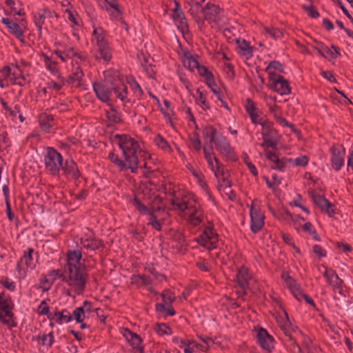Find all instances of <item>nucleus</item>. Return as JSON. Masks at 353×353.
Returning <instances> with one entry per match:
<instances>
[{"label":"nucleus","mask_w":353,"mask_h":353,"mask_svg":"<svg viewBox=\"0 0 353 353\" xmlns=\"http://www.w3.org/2000/svg\"><path fill=\"white\" fill-rule=\"evenodd\" d=\"M116 139H118V145L122 150L123 156L128 163V168L131 172L136 173L138 168V157L137 154L139 145L137 141L128 134H116Z\"/></svg>","instance_id":"obj_1"},{"label":"nucleus","mask_w":353,"mask_h":353,"mask_svg":"<svg viewBox=\"0 0 353 353\" xmlns=\"http://www.w3.org/2000/svg\"><path fill=\"white\" fill-rule=\"evenodd\" d=\"M92 86L97 97L104 103L109 101L112 90L121 101H123L127 95V86L120 81L118 83L108 80L103 83L94 82Z\"/></svg>","instance_id":"obj_2"},{"label":"nucleus","mask_w":353,"mask_h":353,"mask_svg":"<svg viewBox=\"0 0 353 353\" xmlns=\"http://www.w3.org/2000/svg\"><path fill=\"white\" fill-rule=\"evenodd\" d=\"M65 268L69 273V276L66 279V283L74 288L77 294H81L85 288L88 278L85 268H81L79 265H70Z\"/></svg>","instance_id":"obj_3"},{"label":"nucleus","mask_w":353,"mask_h":353,"mask_svg":"<svg viewBox=\"0 0 353 353\" xmlns=\"http://www.w3.org/2000/svg\"><path fill=\"white\" fill-rule=\"evenodd\" d=\"M14 303L12 299L5 293H0V323L6 325L8 328L15 327L17 323L12 312Z\"/></svg>","instance_id":"obj_4"},{"label":"nucleus","mask_w":353,"mask_h":353,"mask_svg":"<svg viewBox=\"0 0 353 353\" xmlns=\"http://www.w3.org/2000/svg\"><path fill=\"white\" fill-rule=\"evenodd\" d=\"M43 161L46 170L52 175L57 176L59 174L61 167H62L63 158L57 150L52 147H48Z\"/></svg>","instance_id":"obj_5"},{"label":"nucleus","mask_w":353,"mask_h":353,"mask_svg":"<svg viewBox=\"0 0 353 353\" xmlns=\"http://www.w3.org/2000/svg\"><path fill=\"white\" fill-rule=\"evenodd\" d=\"M261 126V134L263 140L261 146L276 148L279 142V136L276 130L273 128V123L271 122H265Z\"/></svg>","instance_id":"obj_6"},{"label":"nucleus","mask_w":353,"mask_h":353,"mask_svg":"<svg viewBox=\"0 0 353 353\" xmlns=\"http://www.w3.org/2000/svg\"><path fill=\"white\" fill-rule=\"evenodd\" d=\"M92 34L97 41L100 57L105 61H109L111 59L110 48L105 39L103 30L101 28H95Z\"/></svg>","instance_id":"obj_7"},{"label":"nucleus","mask_w":353,"mask_h":353,"mask_svg":"<svg viewBox=\"0 0 353 353\" xmlns=\"http://www.w3.org/2000/svg\"><path fill=\"white\" fill-rule=\"evenodd\" d=\"M213 143H214L216 149L221 153V154L231 160H236L233 148L227 141L225 137L222 134H219L216 136V139Z\"/></svg>","instance_id":"obj_8"},{"label":"nucleus","mask_w":353,"mask_h":353,"mask_svg":"<svg viewBox=\"0 0 353 353\" xmlns=\"http://www.w3.org/2000/svg\"><path fill=\"white\" fill-rule=\"evenodd\" d=\"M194 6L201 8V12L203 14L204 19L210 22H215L218 14L220 13L221 8L218 5L208 3L204 7H201L200 3L196 2Z\"/></svg>","instance_id":"obj_9"},{"label":"nucleus","mask_w":353,"mask_h":353,"mask_svg":"<svg viewBox=\"0 0 353 353\" xmlns=\"http://www.w3.org/2000/svg\"><path fill=\"white\" fill-rule=\"evenodd\" d=\"M256 339L263 350L268 353L271 352L274 348V338L268 334L265 329L263 327L257 329Z\"/></svg>","instance_id":"obj_10"},{"label":"nucleus","mask_w":353,"mask_h":353,"mask_svg":"<svg viewBox=\"0 0 353 353\" xmlns=\"http://www.w3.org/2000/svg\"><path fill=\"white\" fill-rule=\"evenodd\" d=\"M250 216L251 220L250 229L253 233L260 231L264 225V216L253 205L250 207Z\"/></svg>","instance_id":"obj_11"},{"label":"nucleus","mask_w":353,"mask_h":353,"mask_svg":"<svg viewBox=\"0 0 353 353\" xmlns=\"http://www.w3.org/2000/svg\"><path fill=\"white\" fill-rule=\"evenodd\" d=\"M311 197L314 203L321 208L322 212L327 213L330 216H333L335 214L334 210L332 208V204L324 196L320 194L311 193Z\"/></svg>","instance_id":"obj_12"},{"label":"nucleus","mask_w":353,"mask_h":353,"mask_svg":"<svg viewBox=\"0 0 353 353\" xmlns=\"http://www.w3.org/2000/svg\"><path fill=\"white\" fill-rule=\"evenodd\" d=\"M341 148L342 149L339 150L335 145H333L330 148V152L332 154L331 158L332 166L336 171L341 168L344 162L343 157L345 154V150L343 145H341Z\"/></svg>","instance_id":"obj_13"},{"label":"nucleus","mask_w":353,"mask_h":353,"mask_svg":"<svg viewBox=\"0 0 353 353\" xmlns=\"http://www.w3.org/2000/svg\"><path fill=\"white\" fill-rule=\"evenodd\" d=\"M265 154L267 159L274 163V165L272 166V168L276 169L280 171H283L284 168L286 167L287 163L292 161L291 159H287L285 157L279 159V156L275 152H272L270 150H265Z\"/></svg>","instance_id":"obj_14"},{"label":"nucleus","mask_w":353,"mask_h":353,"mask_svg":"<svg viewBox=\"0 0 353 353\" xmlns=\"http://www.w3.org/2000/svg\"><path fill=\"white\" fill-rule=\"evenodd\" d=\"M175 8L173 10L172 18L174 21L178 23L179 28L181 30L184 32L188 30V26L186 21V19L181 9L180 8L179 3L174 1Z\"/></svg>","instance_id":"obj_15"},{"label":"nucleus","mask_w":353,"mask_h":353,"mask_svg":"<svg viewBox=\"0 0 353 353\" xmlns=\"http://www.w3.org/2000/svg\"><path fill=\"white\" fill-rule=\"evenodd\" d=\"M270 88L281 95L288 94L291 92L289 82L280 74H278L276 79L274 81V84H272Z\"/></svg>","instance_id":"obj_16"},{"label":"nucleus","mask_w":353,"mask_h":353,"mask_svg":"<svg viewBox=\"0 0 353 353\" xmlns=\"http://www.w3.org/2000/svg\"><path fill=\"white\" fill-rule=\"evenodd\" d=\"M323 276L326 277L327 282L329 283L330 285H331L333 287L334 290L338 289L339 292L340 294H342L341 285L343 281L339 277V276L334 271H328L327 270H325Z\"/></svg>","instance_id":"obj_17"},{"label":"nucleus","mask_w":353,"mask_h":353,"mask_svg":"<svg viewBox=\"0 0 353 353\" xmlns=\"http://www.w3.org/2000/svg\"><path fill=\"white\" fill-rule=\"evenodd\" d=\"M61 169L64 174L70 176L72 179H77L79 176V171L76 163L72 160H65L64 164L62 163Z\"/></svg>","instance_id":"obj_18"},{"label":"nucleus","mask_w":353,"mask_h":353,"mask_svg":"<svg viewBox=\"0 0 353 353\" xmlns=\"http://www.w3.org/2000/svg\"><path fill=\"white\" fill-rule=\"evenodd\" d=\"M206 232H202V234L198 237L197 242L202 245L203 247L212 250L216 247V237L213 236L212 237H209L206 236Z\"/></svg>","instance_id":"obj_19"},{"label":"nucleus","mask_w":353,"mask_h":353,"mask_svg":"<svg viewBox=\"0 0 353 353\" xmlns=\"http://www.w3.org/2000/svg\"><path fill=\"white\" fill-rule=\"evenodd\" d=\"M51 17V12L48 9H43L39 11L37 16H34V21L39 31V37H41L42 34V25L44 23V20L46 17Z\"/></svg>","instance_id":"obj_20"},{"label":"nucleus","mask_w":353,"mask_h":353,"mask_svg":"<svg viewBox=\"0 0 353 353\" xmlns=\"http://www.w3.org/2000/svg\"><path fill=\"white\" fill-rule=\"evenodd\" d=\"M286 284L294 296L299 301H301L305 293L301 290L299 285H298L295 280L292 279L290 276H288L286 279Z\"/></svg>","instance_id":"obj_21"},{"label":"nucleus","mask_w":353,"mask_h":353,"mask_svg":"<svg viewBox=\"0 0 353 353\" xmlns=\"http://www.w3.org/2000/svg\"><path fill=\"white\" fill-rule=\"evenodd\" d=\"M236 277L239 286L245 290L248 287V280L250 279L248 269L242 267L239 270Z\"/></svg>","instance_id":"obj_22"},{"label":"nucleus","mask_w":353,"mask_h":353,"mask_svg":"<svg viewBox=\"0 0 353 353\" xmlns=\"http://www.w3.org/2000/svg\"><path fill=\"white\" fill-rule=\"evenodd\" d=\"M126 334H125L127 340L131 343L132 346L140 350L141 353H143V347L141 346L142 339L141 338L135 333L132 332L128 329H125Z\"/></svg>","instance_id":"obj_23"},{"label":"nucleus","mask_w":353,"mask_h":353,"mask_svg":"<svg viewBox=\"0 0 353 353\" xmlns=\"http://www.w3.org/2000/svg\"><path fill=\"white\" fill-rule=\"evenodd\" d=\"M81 243H83L84 248L90 249L92 250H96L104 247L103 241L97 239L94 237L81 239Z\"/></svg>","instance_id":"obj_24"},{"label":"nucleus","mask_w":353,"mask_h":353,"mask_svg":"<svg viewBox=\"0 0 353 353\" xmlns=\"http://www.w3.org/2000/svg\"><path fill=\"white\" fill-rule=\"evenodd\" d=\"M203 137L205 140L208 139L210 144V150H212V143H214L219 134L216 130L212 125H207L203 128Z\"/></svg>","instance_id":"obj_25"},{"label":"nucleus","mask_w":353,"mask_h":353,"mask_svg":"<svg viewBox=\"0 0 353 353\" xmlns=\"http://www.w3.org/2000/svg\"><path fill=\"white\" fill-rule=\"evenodd\" d=\"M149 209L158 212H164L166 210V204L161 196L157 195L151 200Z\"/></svg>","instance_id":"obj_26"},{"label":"nucleus","mask_w":353,"mask_h":353,"mask_svg":"<svg viewBox=\"0 0 353 353\" xmlns=\"http://www.w3.org/2000/svg\"><path fill=\"white\" fill-rule=\"evenodd\" d=\"M196 69L199 75L205 78V81L208 86H210V85L214 83V76L207 67L199 65Z\"/></svg>","instance_id":"obj_27"},{"label":"nucleus","mask_w":353,"mask_h":353,"mask_svg":"<svg viewBox=\"0 0 353 353\" xmlns=\"http://www.w3.org/2000/svg\"><path fill=\"white\" fill-rule=\"evenodd\" d=\"M54 316H56L55 321L58 324H62L63 322L68 323L72 319L70 313L66 309L63 310L61 312L56 309Z\"/></svg>","instance_id":"obj_28"},{"label":"nucleus","mask_w":353,"mask_h":353,"mask_svg":"<svg viewBox=\"0 0 353 353\" xmlns=\"http://www.w3.org/2000/svg\"><path fill=\"white\" fill-rule=\"evenodd\" d=\"M68 262L65 268L69 267L70 265H77L80 263V260L81 259V253L79 250H73L69 251L68 252Z\"/></svg>","instance_id":"obj_29"},{"label":"nucleus","mask_w":353,"mask_h":353,"mask_svg":"<svg viewBox=\"0 0 353 353\" xmlns=\"http://www.w3.org/2000/svg\"><path fill=\"white\" fill-rule=\"evenodd\" d=\"M236 43L238 47L243 51V54L244 55H248V57L252 56L253 47L250 46V43L246 41L245 39H236Z\"/></svg>","instance_id":"obj_30"},{"label":"nucleus","mask_w":353,"mask_h":353,"mask_svg":"<svg viewBox=\"0 0 353 353\" xmlns=\"http://www.w3.org/2000/svg\"><path fill=\"white\" fill-rule=\"evenodd\" d=\"M53 117L46 113H42L39 116V122L41 128L47 130L51 127L50 122L52 121Z\"/></svg>","instance_id":"obj_31"},{"label":"nucleus","mask_w":353,"mask_h":353,"mask_svg":"<svg viewBox=\"0 0 353 353\" xmlns=\"http://www.w3.org/2000/svg\"><path fill=\"white\" fill-rule=\"evenodd\" d=\"M104 1H105V3H108V5L110 8H113L114 10V11L116 12L115 17L116 18L119 17V19L121 20V23L123 25L125 26V29L128 30V25H127V23L125 22V21L121 17V14H122V12L119 9V6L117 0H104Z\"/></svg>","instance_id":"obj_32"},{"label":"nucleus","mask_w":353,"mask_h":353,"mask_svg":"<svg viewBox=\"0 0 353 353\" xmlns=\"http://www.w3.org/2000/svg\"><path fill=\"white\" fill-rule=\"evenodd\" d=\"M8 30L9 32L12 34L17 39H18L20 41L23 42V32L18 23L14 22Z\"/></svg>","instance_id":"obj_33"},{"label":"nucleus","mask_w":353,"mask_h":353,"mask_svg":"<svg viewBox=\"0 0 353 353\" xmlns=\"http://www.w3.org/2000/svg\"><path fill=\"white\" fill-rule=\"evenodd\" d=\"M154 141L159 148L163 150L164 151H172V149L168 143L167 142V141L160 134H158L156 136Z\"/></svg>","instance_id":"obj_34"},{"label":"nucleus","mask_w":353,"mask_h":353,"mask_svg":"<svg viewBox=\"0 0 353 353\" xmlns=\"http://www.w3.org/2000/svg\"><path fill=\"white\" fill-rule=\"evenodd\" d=\"M34 250L32 248H28L27 252H24L23 256L21 258L20 261L18 263V266L23 263H24L27 267L31 266L32 265V254Z\"/></svg>","instance_id":"obj_35"},{"label":"nucleus","mask_w":353,"mask_h":353,"mask_svg":"<svg viewBox=\"0 0 353 353\" xmlns=\"http://www.w3.org/2000/svg\"><path fill=\"white\" fill-rule=\"evenodd\" d=\"M10 81L12 84L22 86L24 85L26 82V78L23 74H21L20 70H19V72H14L13 73H12V75L10 77Z\"/></svg>","instance_id":"obj_36"},{"label":"nucleus","mask_w":353,"mask_h":353,"mask_svg":"<svg viewBox=\"0 0 353 353\" xmlns=\"http://www.w3.org/2000/svg\"><path fill=\"white\" fill-rule=\"evenodd\" d=\"M83 76V73L81 69L78 67L76 69V71L73 72L72 74L69 75L66 79V82L68 84H72L75 81H80L82 77Z\"/></svg>","instance_id":"obj_37"},{"label":"nucleus","mask_w":353,"mask_h":353,"mask_svg":"<svg viewBox=\"0 0 353 353\" xmlns=\"http://www.w3.org/2000/svg\"><path fill=\"white\" fill-rule=\"evenodd\" d=\"M110 110L106 111V116L108 120L114 122V123H120L121 122V119L120 118V115L118 112L115 110V108L110 105Z\"/></svg>","instance_id":"obj_38"},{"label":"nucleus","mask_w":353,"mask_h":353,"mask_svg":"<svg viewBox=\"0 0 353 353\" xmlns=\"http://www.w3.org/2000/svg\"><path fill=\"white\" fill-rule=\"evenodd\" d=\"M108 158L112 162L117 165L121 170L129 169L125 162L119 159L118 156L116 155L113 152L109 153Z\"/></svg>","instance_id":"obj_39"},{"label":"nucleus","mask_w":353,"mask_h":353,"mask_svg":"<svg viewBox=\"0 0 353 353\" xmlns=\"http://www.w3.org/2000/svg\"><path fill=\"white\" fill-rule=\"evenodd\" d=\"M132 203L141 214H146L149 212V208L143 204L137 196L134 197Z\"/></svg>","instance_id":"obj_40"},{"label":"nucleus","mask_w":353,"mask_h":353,"mask_svg":"<svg viewBox=\"0 0 353 353\" xmlns=\"http://www.w3.org/2000/svg\"><path fill=\"white\" fill-rule=\"evenodd\" d=\"M161 296L165 305H171L175 299L172 292L169 290H163L161 294Z\"/></svg>","instance_id":"obj_41"},{"label":"nucleus","mask_w":353,"mask_h":353,"mask_svg":"<svg viewBox=\"0 0 353 353\" xmlns=\"http://www.w3.org/2000/svg\"><path fill=\"white\" fill-rule=\"evenodd\" d=\"M37 340H41L43 345H48V347H51L54 343V336L52 332H50L48 334H43L42 336H39L37 337Z\"/></svg>","instance_id":"obj_42"},{"label":"nucleus","mask_w":353,"mask_h":353,"mask_svg":"<svg viewBox=\"0 0 353 353\" xmlns=\"http://www.w3.org/2000/svg\"><path fill=\"white\" fill-rule=\"evenodd\" d=\"M154 330L159 336L171 333V329L165 323H157L154 327Z\"/></svg>","instance_id":"obj_43"},{"label":"nucleus","mask_w":353,"mask_h":353,"mask_svg":"<svg viewBox=\"0 0 353 353\" xmlns=\"http://www.w3.org/2000/svg\"><path fill=\"white\" fill-rule=\"evenodd\" d=\"M73 316L77 323H82L85 319V310L83 307H79L73 311Z\"/></svg>","instance_id":"obj_44"},{"label":"nucleus","mask_w":353,"mask_h":353,"mask_svg":"<svg viewBox=\"0 0 353 353\" xmlns=\"http://www.w3.org/2000/svg\"><path fill=\"white\" fill-rule=\"evenodd\" d=\"M42 56L43 57L46 68L52 72H57V62L52 61L48 56L43 53L42 54Z\"/></svg>","instance_id":"obj_45"},{"label":"nucleus","mask_w":353,"mask_h":353,"mask_svg":"<svg viewBox=\"0 0 353 353\" xmlns=\"http://www.w3.org/2000/svg\"><path fill=\"white\" fill-rule=\"evenodd\" d=\"M184 65L185 66H188V68L192 71L194 68L199 66V63L196 58L190 55V57H187L186 61H184Z\"/></svg>","instance_id":"obj_46"},{"label":"nucleus","mask_w":353,"mask_h":353,"mask_svg":"<svg viewBox=\"0 0 353 353\" xmlns=\"http://www.w3.org/2000/svg\"><path fill=\"white\" fill-rule=\"evenodd\" d=\"M303 9L307 12L308 15L313 19L318 18L319 17V13L315 8V7L312 5L311 6H305L303 5L302 6Z\"/></svg>","instance_id":"obj_47"},{"label":"nucleus","mask_w":353,"mask_h":353,"mask_svg":"<svg viewBox=\"0 0 353 353\" xmlns=\"http://www.w3.org/2000/svg\"><path fill=\"white\" fill-rule=\"evenodd\" d=\"M264 30L267 34H268L274 39L281 37L283 35L282 32L279 29L276 28H270L268 27H264Z\"/></svg>","instance_id":"obj_48"},{"label":"nucleus","mask_w":353,"mask_h":353,"mask_svg":"<svg viewBox=\"0 0 353 353\" xmlns=\"http://www.w3.org/2000/svg\"><path fill=\"white\" fill-rule=\"evenodd\" d=\"M243 159L244 163L247 165L250 172L254 176H257V174H258L257 170H256V167L249 161V157L248 156V154L244 153L243 154Z\"/></svg>","instance_id":"obj_49"},{"label":"nucleus","mask_w":353,"mask_h":353,"mask_svg":"<svg viewBox=\"0 0 353 353\" xmlns=\"http://www.w3.org/2000/svg\"><path fill=\"white\" fill-rule=\"evenodd\" d=\"M245 108L248 114L257 111L254 102L250 98L246 99Z\"/></svg>","instance_id":"obj_50"},{"label":"nucleus","mask_w":353,"mask_h":353,"mask_svg":"<svg viewBox=\"0 0 353 353\" xmlns=\"http://www.w3.org/2000/svg\"><path fill=\"white\" fill-rule=\"evenodd\" d=\"M0 102L1 103L3 108L6 110L10 112V116H12V117H16L17 114L19 113L20 110L17 106H15L14 110H12L8 107L7 103L5 102L1 97H0Z\"/></svg>","instance_id":"obj_51"},{"label":"nucleus","mask_w":353,"mask_h":353,"mask_svg":"<svg viewBox=\"0 0 353 353\" xmlns=\"http://www.w3.org/2000/svg\"><path fill=\"white\" fill-rule=\"evenodd\" d=\"M148 270L149 272H150L154 278L157 280H158L159 282H162L163 281H165L166 280V277L164 274H159L157 272L155 268L152 265L151 267H149L148 268Z\"/></svg>","instance_id":"obj_52"},{"label":"nucleus","mask_w":353,"mask_h":353,"mask_svg":"<svg viewBox=\"0 0 353 353\" xmlns=\"http://www.w3.org/2000/svg\"><path fill=\"white\" fill-rule=\"evenodd\" d=\"M270 68L278 70L280 72L283 73L284 69L282 64L277 61H272L269 63L268 65L265 68V71H268Z\"/></svg>","instance_id":"obj_53"},{"label":"nucleus","mask_w":353,"mask_h":353,"mask_svg":"<svg viewBox=\"0 0 353 353\" xmlns=\"http://www.w3.org/2000/svg\"><path fill=\"white\" fill-rule=\"evenodd\" d=\"M48 276L52 277V281L58 277L61 279L63 281L66 282L67 277L59 270L50 271L48 274Z\"/></svg>","instance_id":"obj_54"},{"label":"nucleus","mask_w":353,"mask_h":353,"mask_svg":"<svg viewBox=\"0 0 353 353\" xmlns=\"http://www.w3.org/2000/svg\"><path fill=\"white\" fill-rule=\"evenodd\" d=\"M341 303L342 304L343 308L345 310V312L348 314H353V303L345 300L344 299H341Z\"/></svg>","instance_id":"obj_55"},{"label":"nucleus","mask_w":353,"mask_h":353,"mask_svg":"<svg viewBox=\"0 0 353 353\" xmlns=\"http://www.w3.org/2000/svg\"><path fill=\"white\" fill-rule=\"evenodd\" d=\"M313 252L317 255L319 258L324 257L326 256V252L321 245H314L312 248Z\"/></svg>","instance_id":"obj_56"},{"label":"nucleus","mask_w":353,"mask_h":353,"mask_svg":"<svg viewBox=\"0 0 353 353\" xmlns=\"http://www.w3.org/2000/svg\"><path fill=\"white\" fill-rule=\"evenodd\" d=\"M285 325H283V326H281V328L283 330V332L285 334V335L286 336H288L289 338V341H290L292 342V345L294 347H296L297 348L298 351L299 352H301V348L300 347V346L296 343V342L295 341L293 340L292 336L289 334V332L287 331L286 328H285Z\"/></svg>","instance_id":"obj_57"},{"label":"nucleus","mask_w":353,"mask_h":353,"mask_svg":"<svg viewBox=\"0 0 353 353\" xmlns=\"http://www.w3.org/2000/svg\"><path fill=\"white\" fill-rule=\"evenodd\" d=\"M259 111H256L254 113L250 114L249 116H250L251 121L253 123L260 124L262 125V124L264 123L265 122L261 121V119H259Z\"/></svg>","instance_id":"obj_58"},{"label":"nucleus","mask_w":353,"mask_h":353,"mask_svg":"<svg viewBox=\"0 0 353 353\" xmlns=\"http://www.w3.org/2000/svg\"><path fill=\"white\" fill-rule=\"evenodd\" d=\"M196 92L199 94V101L204 105L203 110H205L210 109V105L207 103L205 97L203 96V93L199 90V89H197Z\"/></svg>","instance_id":"obj_59"},{"label":"nucleus","mask_w":353,"mask_h":353,"mask_svg":"<svg viewBox=\"0 0 353 353\" xmlns=\"http://www.w3.org/2000/svg\"><path fill=\"white\" fill-rule=\"evenodd\" d=\"M196 214H197V211L192 213L190 215V218L191 221H192L193 224L195 225L199 224L202 221V218L201 217V215L200 214L196 215Z\"/></svg>","instance_id":"obj_60"},{"label":"nucleus","mask_w":353,"mask_h":353,"mask_svg":"<svg viewBox=\"0 0 353 353\" xmlns=\"http://www.w3.org/2000/svg\"><path fill=\"white\" fill-rule=\"evenodd\" d=\"M39 314L44 315L48 314L49 311V307L48 306L46 301H42L40 305L39 306Z\"/></svg>","instance_id":"obj_61"},{"label":"nucleus","mask_w":353,"mask_h":353,"mask_svg":"<svg viewBox=\"0 0 353 353\" xmlns=\"http://www.w3.org/2000/svg\"><path fill=\"white\" fill-rule=\"evenodd\" d=\"M295 164L299 166H305L307 164V157L306 156H302L295 159Z\"/></svg>","instance_id":"obj_62"},{"label":"nucleus","mask_w":353,"mask_h":353,"mask_svg":"<svg viewBox=\"0 0 353 353\" xmlns=\"http://www.w3.org/2000/svg\"><path fill=\"white\" fill-rule=\"evenodd\" d=\"M172 239L179 243H182L184 241L183 234L179 231H175L174 232L172 235Z\"/></svg>","instance_id":"obj_63"},{"label":"nucleus","mask_w":353,"mask_h":353,"mask_svg":"<svg viewBox=\"0 0 353 353\" xmlns=\"http://www.w3.org/2000/svg\"><path fill=\"white\" fill-rule=\"evenodd\" d=\"M194 136L196 137V138L192 140V144L196 151H199L201 148V141L199 139V135L197 133H196Z\"/></svg>","instance_id":"obj_64"}]
</instances>
